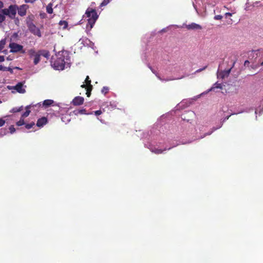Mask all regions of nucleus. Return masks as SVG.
Here are the masks:
<instances>
[{"label": "nucleus", "instance_id": "nucleus-4", "mask_svg": "<svg viewBox=\"0 0 263 263\" xmlns=\"http://www.w3.org/2000/svg\"><path fill=\"white\" fill-rule=\"evenodd\" d=\"M27 26L30 32L39 37L42 36L40 30L32 22H27Z\"/></svg>", "mask_w": 263, "mask_h": 263}, {"label": "nucleus", "instance_id": "nucleus-11", "mask_svg": "<svg viewBox=\"0 0 263 263\" xmlns=\"http://www.w3.org/2000/svg\"><path fill=\"white\" fill-rule=\"evenodd\" d=\"M73 113L74 115L78 116L79 115H88V113H87L86 109L83 108L81 109H76L73 111Z\"/></svg>", "mask_w": 263, "mask_h": 263}, {"label": "nucleus", "instance_id": "nucleus-13", "mask_svg": "<svg viewBox=\"0 0 263 263\" xmlns=\"http://www.w3.org/2000/svg\"><path fill=\"white\" fill-rule=\"evenodd\" d=\"M53 102H54L52 100H49V99L45 100V101H44V102L43 103V105L45 108H46V107H48L51 106L53 103Z\"/></svg>", "mask_w": 263, "mask_h": 263}, {"label": "nucleus", "instance_id": "nucleus-46", "mask_svg": "<svg viewBox=\"0 0 263 263\" xmlns=\"http://www.w3.org/2000/svg\"><path fill=\"white\" fill-rule=\"evenodd\" d=\"M235 63V62H233V64L232 67H234Z\"/></svg>", "mask_w": 263, "mask_h": 263}, {"label": "nucleus", "instance_id": "nucleus-39", "mask_svg": "<svg viewBox=\"0 0 263 263\" xmlns=\"http://www.w3.org/2000/svg\"><path fill=\"white\" fill-rule=\"evenodd\" d=\"M88 86L86 84H83L81 86V87L82 88H85V89L87 88V87H88Z\"/></svg>", "mask_w": 263, "mask_h": 263}, {"label": "nucleus", "instance_id": "nucleus-15", "mask_svg": "<svg viewBox=\"0 0 263 263\" xmlns=\"http://www.w3.org/2000/svg\"><path fill=\"white\" fill-rule=\"evenodd\" d=\"M42 51L40 50L37 52H36L35 50L34 49H31L29 50L28 53L30 57H35L36 54H38L40 52H42Z\"/></svg>", "mask_w": 263, "mask_h": 263}, {"label": "nucleus", "instance_id": "nucleus-12", "mask_svg": "<svg viewBox=\"0 0 263 263\" xmlns=\"http://www.w3.org/2000/svg\"><path fill=\"white\" fill-rule=\"evenodd\" d=\"M232 67H231L230 69L227 70H225V71H222L219 75V77H221V78L222 79H224L226 77H228L230 72H231V69H232Z\"/></svg>", "mask_w": 263, "mask_h": 263}, {"label": "nucleus", "instance_id": "nucleus-32", "mask_svg": "<svg viewBox=\"0 0 263 263\" xmlns=\"http://www.w3.org/2000/svg\"><path fill=\"white\" fill-rule=\"evenodd\" d=\"M5 123V121L2 118H0V127L3 126Z\"/></svg>", "mask_w": 263, "mask_h": 263}, {"label": "nucleus", "instance_id": "nucleus-43", "mask_svg": "<svg viewBox=\"0 0 263 263\" xmlns=\"http://www.w3.org/2000/svg\"><path fill=\"white\" fill-rule=\"evenodd\" d=\"M4 6L3 3L0 0V8H2Z\"/></svg>", "mask_w": 263, "mask_h": 263}, {"label": "nucleus", "instance_id": "nucleus-22", "mask_svg": "<svg viewBox=\"0 0 263 263\" xmlns=\"http://www.w3.org/2000/svg\"><path fill=\"white\" fill-rule=\"evenodd\" d=\"M110 2V0H103V1L100 4L99 7L102 8L104 6H106Z\"/></svg>", "mask_w": 263, "mask_h": 263}, {"label": "nucleus", "instance_id": "nucleus-27", "mask_svg": "<svg viewBox=\"0 0 263 263\" xmlns=\"http://www.w3.org/2000/svg\"><path fill=\"white\" fill-rule=\"evenodd\" d=\"M85 82L88 86H92L91 84V80H90L89 77L88 76L86 77L85 79Z\"/></svg>", "mask_w": 263, "mask_h": 263}, {"label": "nucleus", "instance_id": "nucleus-25", "mask_svg": "<svg viewBox=\"0 0 263 263\" xmlns=\"http://www.w3.org/2000/svg\"><path fill=\"white\" fill-rule=\"evenodd\" d=\"M25 124L24 120L23 118H21V119L16 122V125L18 126H22Z\"/></svg>", "mask_w": 263, "mask_h": 263}, {"label": "nucleus", "instance_id": "nucleus-34", "mask_svg": "<svg viewBox=\"0 0 263 263\" xmlns=\"http://www.w3.org/2000/svg\"><path fill=\"white\" fill-rule=\"evenodd\" d=\"M7 67L3 66L2 65H0V70L2 71H6Z\"/></svg>", "mask_w": 263, "mask_h": 263}, {"label": "nucleus", "instance_id": "nucleus-33", "mask_svg": "<svg viewBox=\"0 0 263 263\" xmlns=\"http://www.w3.org/2000/svg\"><path fill=\"white\" fill-rule=\"evenodd\" d=\"M206 67H207V66H205L202 68H200V69L197 70L195 72L198 73V72H201L202 70L205 69L206 68Z\"/></svg>", "mask_w": 263, "mask_h": 263}, {"label": "nucleus", "instance_id": "nucleus-23", "mask_svg": "<svg viewBox=\"0 0 263 263\" xmlns=\"http://www.w3.org/2000/svg\"><path fill=\"white\" fill-rule=\"evenodd\" d=\"M6 44V40L5 39L0 41V51L4 48Z\"/></svg>", "mask_w": 263, "mask_h": 263}, {"label": "nucleus", "instance_id": "nucleus-1", "mask_svg": "<svg viewBox=\"0 0 263 263\" xmlns=\"http://www.w3.org/2000/svg\"><path fill=\"white\" fill-rule=\"evenodd\" d=\"M85 15L88 17V22L86 25V28L88 30H90L96 22L99 17L96 8H88L85 12Z\"/></svg>", "mask_w": 263, "mask_h": 263}, {"label": "nucleus", "instance_id": "nucleus-18", "mask_svg": "<svg viewBox=\"0 0 263 263\" xmlns=\"http://www.w3.org/2000/svg\"><path fill=\"white\" fill-rule=\"evenodd\" d=\"M214 88H222L221 84L218 83H215L214 85V87H211L210 89H209L208 91V92H210L212 91Z\"/></svg>", "mask_w": 263, "mask_h": 263}, {"label": "nucleus", "instance_id": "nucleus-9", "mask_svg": "<svg viewBox=\"0 0 263 263\" xmlns=\"http://www.w3.org/2000/svg\"><path fill=\"white\" fill-rule=\"evenodd\" d=\"M47 123V119L45 117H42L40 119H39L37 121L36 126L38 127H43L44 125H45Z\"/></svg>", "mask_w": 263, "mask_h": 263}, {"label": "nucleus", "instance_id": "nucleus-2", "mask_svg": "<svg viewBox=\"0 0 263 263\" xmlns=\"http://www.w3.org/2000/svg\"><path fill=\"white\" fill-rule=\"evenodd\" d=\"M2 12L3 14H0V23L5 21V15H8L10 18L13 19L16 14V6L11 5L8 9H2Z\"/></svg>", "mask_w": 263, "mask_h": 263}, {"label": "nucleus", "instance_id": "nucleus-17", "mask_svg": "<svg viewBox=\"0 0 263 263\" xmlns=\"http://www.w3.org/2000/svg\"><path fill=\"white\" fill-rule=\"evenodd\" d=\"M46 11L49 14H52L53 13L52 4L49 3L46 7Z\"/></svg>", "mask_w": 263, "mask_h": 263}, {"label": "nucleus", "instance_id": "nucleus-47", "mask_svg": "<svg viewBox=\"0 0 263 263\" xmlns=\"http://www.w3.org/2000/svg\"><path fill=\"white\" fill-rule=\"evenodd\" d=\"M261 66L263 65V62L261 63Z\"/></svg>", "mask_w": 263, "mask_h": 263}, {"label": "nucleus", "instance_id": "nucleus-45", "mask_svg": "<svg viewBox=\"0 0 263 263\" xmlns=\"http://www.w3.org/2000/svg\"><path fill=\"white\" fill-rule=\"evenodd\" d=\"M149 67L152 70L153 73H155V71L152 69V67L151 66H149Z\"/></svg>", "mask_w": 263, "mask_h": 263}, {"label": "nucleus", "instance_id": "nucleus-14", "mask_svg": "<svg viewBox=\"0 0 263 263\" xmlns=\"http://www.w3.org/2000/svg\"><path fill=\"white\" fill-rule=\"evenodd\" d=\"M167 149L165 148L164 149H159V148H151V151L152 152V153H154L156 154H162L164 151H166Z\"/></svg>", "mask_w": 263, "mask_h": 263}, {"label": "nucleus", "instance_id": "nucleus-48", "mask_svg": "<svg viewBox=\"0 0 263 263\" xmlns=\"http://www.w3.org/2000/svg\"><path fill=\"white\" fill-rule=\"evenodd\" d=\"M2 8H0V9H1ZM2 12V10H0V12Z\"/></svg>", "mask_w": 263, "mask_h": 263}, {"label": "nucleus", "instance_id": "nucleus-38", "mask_svg": "<svg viewBox=\"0 0 263 263\" xmlns=\"http://www.w3.org/2000/svg\"><path fill=\"white\" fill-rule=\"evenodd\" d=\"M249 64H250V62L248 60H246V61H245V62L244 63V66H248Z\"/></svg>", "mask_w": 263, "mask_h": 263}, {"label": "nucleus", "instance_id": "nucleus-19", "mask_svg": "<svg viewBox=\"0 0 263 263\" xmlns=\"http://www.w3.org/2000/svg\"><path fill=\"white\" fill-rule=\"evenodd\" d=\"M92 89V86H88L87 88L86 89V94L88 97H89L91 95V91Z\"/></svg>", "mask_w": 263, "mask_h": 263}, {"label": "nucleus", "instance_id": "nucleus-41", "mask_svg": "<svg viewBox=\"0 0 263 263\" xmlns=\"http://www.w3.org/2000/svg\"><path fill=\"white\" fill-rule=\"evenodd\" d=\"M5 60L4 56L0 55V62H3Z\"/></svg>", "mask_w": 263, "mask_h": 263}, {"label": "nucleus", "instance_id": "nucleus-20", "mask_svg": "<svg viewBox=\"0 0 263 263\" xmlns=\"http://www.w3.org/2000/svg\"><path fill=\"white\" fill-rule=\"evenodd\" d=\"M59 24L61 26L63 27V29H65L68 27V23L65 21H61Z\"/></svg>", "mask_w": 263, "mask_h": 263}, {"label": "nucleus", "instance_id": "nucleus-30", "mask_svg": "<svg viewBox=\"0 0 263 263\" xmlns=\"http://www.w3.org/2000/svg\"><path fill=\"white\" fill-rule=\"evenodd\" d=\"M102 112L101 110H96L95 111V114L96 116H98L102 114Z\"/></svg>", "mask_w": 263, "mask_h": 263}, {"label": "nucleus", "instance_id": "nucleus-6", "mask_svg": "<svg viewBox=\"0 0 263 263\" xmlns=\"http://www.w3.org/2000/svg\"><path fill=\"white\" fill-rule=\"evenodd\" d=\"M84 99L82 97H76L72 101V104L74 106H79L83 104Z\"/></svg>", "mask_w": 263, "mask_h": 263}, {"label": "nucleus", "instance_id": "nucleus-8", "mask_svg": "<svg viewBox=\"0 0 263 263\" xmlns=\"http://www.w3.org/2000/svg\"><path fill=\"white\" fill-rule=\"evenodd\" d=\"M18 10V14L21 16H23L26 14V6L22 5L20 7V8H17L16 6V10Z\"/></svg>", "mask_w": 263, "mask_h": 263}, {"label": "nucleus", "instance_id": "nucleus-37", "mask_svg": "<svg viewBox=\"0 0 263 263\" xmlns=\"http://www.w3.org/2000/svg\"><path fill=\"white\" fill-rule=\"evenodd\" d=\"M6 71H9L11 73L13 72V69L10 67H7Z\"/></svg>", "mask_w": 263, "mask_h": 263}, {"label": "nucleus", "instance_id": "nucleus-16", "mask_svg": "<svg viewBox=\"0 0 263 263\" xmlns=\"http://www.w3.org/2000/svg\"><path fill=\"white\" fill-rule=\"evenodd\" d=\"M41 55V52H40L38 54H36L35 57H34L33 63L34 65H37L39 62L40 61V57Z\"/></svg>", "mask_w": 263, "mask_h": 263}, {"label": "nucleus", "instance_id": "nucleus-29", "mask_svg": "<svg viewBox=\"0 0 263 263\" xmlns=\"http://www.w3.org/2000/svg\"><path fill=\"white\" fill-rule=\"evenodd\" d=\"M222 16L221 15H217L214 16V19L216 20H220L222 18Z\"/></svg>", "mask_w": 263, "mask_h": 263}, {"label": "nucleus", "instance_id": "nucleus-42", "mask_svg": "<svg viewBox=\"0 0 263 263\" xmlns=\"http://www.w3.org/2000/svg\"><path fill=\"white\" fill-rule=\"evenodd\" d=\"M225 16L226 17H228V16H232V13H230V12H227L225 14Z\"/></svg>", "mask_w": 263, "mask_h": 263}, {"label": "nucleus", "instance_id": "nucleus-28", "mask_svg": "<svg viewBox=\"0 0 263 263\" xmlns=\"http://www.w3.org/2000/svg\"><path fill=\"white\" fill-rule=\"evenodd\" d=\"M9 130L11 134H13L15 131V128H14L13 125H11L9 127Z\"/></svg>", "mask_w": 263, "mask_h": 263}, {"label": "nucleus", "instance_id": "nucleus-5", "mask_svg": "<svg viewBox=\"0 0 263 263\" xmlns=\"http://www.w3.org/2000/svg\"><path fill=\"white\" fill-rule=\"evenodd\" d=\"M54 66L58 69H63L65 67V62L63 58H59L54 63Z\"/></svg>", "mask_w": 263, "mask_h": 263}, {"label": "nucleus", "instance_id": "nucleus-3", "mask_svg": "<svg viewBox=\"0 0 263 263\" xmlns=\"http://www.w3.org/2000/svg\"><path fill=\"white\" fill-rule=\"evenodd\" d=\"M9 47L10 49V52L12 53L20 52L21 53H25V50H24L23 46L17 43L12 42L9 45Z\"/></svg>", "mask_w": 263, "mask_h": 263}, {"label": "nucleus", "instance_id": "nucleus-24", "mask_svg": "<svg viewBox=\"0 0 263 263\" xmlns=\"http://www.w3.org/2000/svg\"><path fill=\"white\" fill-rule=\"evenodd\" d=\"M34 125H35L34 122H32L30 123L26 124L25 125V127L26 129H30L31 128H32Z\"/></svg>", "mask_w": 263, "mask_h": 263}, {"label": "nucleus", "instance_id": "nucleus-7", "mask_svg": "<svg viewBox=\"0 0 263 263\" xmlns=\"http://www.w3.org/2000/svg\"><path fill=\"white\" fill-rule=\"evenodd\" d=\"M186 28L188 30H201L202 27L195 23H192L191 24L186 25L185 26Z\"/></svg>", "mask_w": 263, "mask_h": 263}, {"label": "nucleus", "instance_id": "nucleus-35", "mask_svg": "<svg viewBox=\"0 0 263 263\" xmlns=\"http://www.w3.org/2000/svg\"><path fill=\"white\" fill-rule=\"evenodd\" d=\"M95 6H96V3L95 2H91L90 4V7H89L88 8H96Z\"/></svg>", "mask_w": 263, "mask_h": 263}, {"label": "nucleus", "instance_id": "nucleus-10", "mask_svg": "<svg viewBox=\"0 0 263 263\" xmlns=\"http://www.w3.org/2000/svg\"><path fill=\"white\" fill-rule=\"evenodd\" d=\"M23 84L22 83H18L14 87V89L19 93H24L25 92V90L23 88Z\"/></svg>", "mask_w": 263, "mask_h": 263}, {"label": "nucleus", "instance_id": "nucleus-44", "mask_svg": "<svg viewBox=\"0 0 263 263\" xmlns=\"http://www.w3.org/2000/svg\"><path fill=\"white\" fill-rule=\"evenodd\" d=\"M13 36H14V37H16L17 36V33H14L13 34Z\"/></svg>", "mask_w": 263, "mask_h": 263}, {"label": "nucleus", "instance_id": "nucleus-21", "mask_svg": "<svg viewBox=\"0 0 263 263\" xmlns=\"http://www.w3.org/2000/svg\"><path fill=\"white\" fill-rule=\"evenodd\" d=\"M29 108V106H27V109L26 110L25 112H24L23 113V114L22 115V118H25V117H27L29 116L30 112V111L29 110H28V109Z\"/></svg>", "mask_w": 263, "mask_h": 263}, {"label": "nucleus", "instance_id": "nucleus-36", "mask_svg": "<svg viewBox=\"0 0 263 263\" xmlns=\"http://www.w3.org/2000/svg\"><path fill=\"white\" fill-rule=\"evenodd\" d=\"M36 0H25V2L27 3H34V2H35Z\"/></svg>", "mask_w": 263, "mask_h": 263}, {"label": "nucleus", "instance_id": "nucleus-40", "mask_svg": "<svg viewBox=\"0 0 263 263\" xmlns=\"http://www.w3.org/2000/svg\"><path fill=\"white\" fill-rule=\"evenodd\" d=\"M13 112H16L21 111V109L13 108L12 109Z\"/></svg>", "mask_w": 263, "mask_h": 263}, {"label": "nucleus", "instance_id": "nucleus-31", "mask_svg": "<svg viewBox=\"0 0 263 263\" xmlns=\"http://www.w3.org/2000/svg\"><path fill=\"white\" fill-rule=\"evenodd\" d=\"M44 52L45 53H41V55H42L44 57L48 58L49 57V52H46V51H44Z\"/></svg>", "mask_w": 263, "mask_h": 263}, {"label": "nucleus", "instance_id": "nucleus-26", "mask_svg": "<svg viewBox=\"0 0 263 263\" xmlns=\"http://www.w3.org/2000/svg\"><path fill=\"white\" fill-rule=\"evenodd\" d=\"M108 90H109V88H108V87L104 86V87L102 88L101 92H102V93H104V95H105V94H106L107 93H108Z\"/></svg>", "mask_w": 263, "mask_h": 263}]
</instances>
